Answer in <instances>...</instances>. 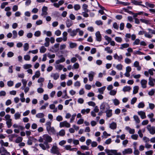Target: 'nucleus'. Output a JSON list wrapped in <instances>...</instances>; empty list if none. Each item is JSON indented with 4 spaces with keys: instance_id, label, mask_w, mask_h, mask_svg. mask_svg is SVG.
<instances>
[{
    "instance_id": "f257e3e1",
    "label": "nucleus",
    "mask_w": 155,
    "mask_h": 155,
    "mask_svg": "<svg viewBox=\"0 0 155 155\" xmlns=\"http://www.w3.org/2000/svg\"><path fill=\"white\" fill-rule=\"evenodd\" d=\"M110 108V107L109 104L106 103H103L101 105L100 109L101 111L103 112H105L106 110H108Z\"/></svg>"
},
{
    "instance_id": "f03ea898",
    "label": "nucleus",
    "mask_w": 155,
    "mask_h": 155,
    "mask_svg": "<svg viewBox=\"0 0 155 155\" xmlns=\"http://www.w3.org/2000/svg\"><path fill=\"white\" fill-rule=\"evenodd\" d=\"M51 152L54 154H56L57 155L60 154L59 149L58 147L56 146L53 145L51 149Z\"/></svg>"
},
{
    "instance_id": "7ed1b4c3",
    "label": "nucleus",
    "mask_w": 155,
    "mask_h": 155,
    "mask_svg": "<svg viewBox=\"0 0 155 155\" xmlns=\"http://www.w3.org/2000/svg\"><path fill=\"white\" fill-rule=\"evenodd\" d=\"M42 137H44V139L45 141L51 142L52 141V138L50 136L47 134L43 135Z\"/></svg>"
},
{
    "instance_id": "20e7f679",
    "label": "nucleus",
    "mask_w": 155,
    "mask_h": 155,
    "mask_svg": "<svg viewBox=\"0 0 155 155\" xmlns=\"http://www.w3.org/2000/svg\"><path fill=\"white\" fill-rule=\"evenodd\" d=\"M78 31V29H76V30H72L71 28H69L68 30V32L70 34L71 36L74 37L77 34Z\"/></svg>"
},
{
    "instance_id": "39448f33",
    "label": "nucleus",
    "mask_w": 155,
    "mask_h": 155,
    "mask_svg": "<svg viewBox=\"0 0 155 155\" xmlns=\"http://www.w3.org/2000/svg\"><path fill=\"white\" fill-rule=\"evenodd\" d=\"M70 124L68 123L67 121H64L61 122L60 123V127H66L68 128L70 127Z\"/></svg>"
},
{
    "instance_id": "423d86ee",
    "label": "nucleus",
    "mask_w": 155,
    "mask_h": 155,
    "mask_svg": "<svg viewBox=\"0 0 155 155\" xmlns=\"http://www.w3.org/2000/svg\"><path fill=\"white\" fill-rule=\"evenodd\" d=\"M106 152L108 154L110 153H111L115 155H121V153H117V150H109L106 149L105 150Z\"/></svg>"
},
{
    "instance_id": "0eeeda50",
    "label": "nucleus",
    "mask_w": 155,
    "mask_h": 155,
    "mask_svg": "<svg viewBox=\"0 0 155 155\" xmlns=\"http://www.w3.org/2000/svg\"><path fill=\"white\" fill-rule=\"evenodd\" d=\"M138 34L139 35H143L144 34L145 37L149 38H151L152 37V36L147 33L146 31H140L138 33Z\"/></svg>"
},
{
    "instance_id": "6e6552de",
    "label": "nucleus",
    "mask_w": 155,
    "mask_h": 155,
    "mask_svg": "<svg viewBox=\"0 0 155 155\" xmlns=\"http://www.w3.org/2000/svg\"><path fill=\"white\" fill-rule=\"evenodd\" d=\"M147 128L151 134H153L155 133V127H151L150 125H148Z\"/></svg>"
},
{
    "instance_id": "1a4fd4ad",
    "label": "nucleus",
    "mask_w": 155,
    "mask_h": 155,
    "mask_svg": "<svg viewBox=\"0 0 155 155\" xmlns=\"http://www.w3.org/2000/svg\"><path fill=\"white\" fill-rule=\"evenodd\" d=\"M48 133L50 134H56V131L53 127H51L48 129L47 130Z\"/></svg>"
},
{
    "instance_id": "9d476101",
    "label": "nucleus",
    "mask_w": 155,
    "mask_h": 155,
    "mask_svg": "<svg viewBox=\"0 0 155 155\" xmlns=\"http://www.w3.org/2000/svg\"><path fill=\"white\" fill-rule=\"evenodd\" d=\"M96 40L98 41H101V35L99 31H97L95 33Z\"/></svg>"
},
{
    "instance_id": "9b49d317",
    "label": "nucleus",
    "mask_w": 155,
    "mask_h": 155,
    "mask_svg": "<svg viewBox=\"0 0 155 155\" xmlns=\"http://www.w3.org/2000/svg\"><path fill=\"white\" fill-rule=\"evenodd\" d=\"M47 10L48 8L47 7H43L42 9V13L41 14V15L42 16H44L47 15H48V12H47Z\"/></svg>"
},
{
    "instance_id": "f8f14e48",
    "label": "nucleus",
    "mask_w": 155,
    "mask_h": 155,
    "mask_svg": "<svg viewBox=\"0 0 155 155\" xmlns=\"http://www.w3.org/2000/svg\"><path fill=\"white\" fill-rule=\"evenodd\" d=\"M132 152V150L131 148H128L125 149L124 151H123L122 153L124 155H125L127 153H131Z\"/></svg>"
},
{
    "instance_id": "ddd939ff",
    "label": "nucleus",
    "mask_w": 155,
    "mask_h": 155,
    "mask_svg": "<svg viewBox=\"0 0 155 155\" xmlns=\"http://www.w3.org/2000/svg\"><path fill=\"white\" fill-rule=\"evenodd\" d=\"M51 77L53 78L54 80H56L59 78V74L58 73H52Z\"/></svg>"
},
{
    "instance_id": "4468645a",
    "label": "nucleus",
    "mask_w": 155,
    "mask_h": 155,
    "mask_svg": "<svg viewBox=\"0 0 155 155\" xmlns=\"http://www.w3.org/2000/svg\"><path fill=\"white\" fill-rule=\"evenodd\" d=\"M147 83V80L144 79H143L141 80V84L142 85V87L145 88L146 87V84Z\"/></svg>"
},
{
    "instance_id": "2eb2a0df",
    "label": "nucleus",
    "mask_w": 155,
    "mask_h": 155,
    "mask_svg": "<svg viewBox=\"0 0 155 155\" xmlns=\"http://www.w3.org/2000/svg\"><path fill=\"white\" fill-rule=\"evenodd\" d=\"M138 114L140 116L141 118L143 119L146 118L145 113L143 111H140L138 112Z\"/></svg>"
},
{
    "instance_id": "dca6fc26",
    "label": "nucleus",
    "mask_w": 155,
    "mask_h": 155,
    "mask_svg": "<svg viewBox=\"0 0 155 155\" xmlns=\"http://www.w3.org/2000/svg\"><path fill=\"white\" fill-rule=\"evenodd\" d=\"M45 43L44 44V45L46 47H48L50 45V39L49 38L46 37L45 38Z\"/></svg>"
},
{
    "instance_id": "f3484780",
    "label": "nucleus",
    "mask_w": 155,
    "mask_h": 155,
    "mask_svg": "<svg viewBox=\"0 0 155 155\" xmlns=\"http://www.w3.org/2000/svg\"><path fill=\"white\" fill-rule=\"evenodd\" d=\"M73 22L70 19H68L66 22V26L68 28H69L73 24Z\"/></svg>"
},
{
    "instance_id": "a211bd4d",
    "label": "nucleus",
    "mask_w": 155,
    "mask_h": 155,
    "mask_svg": "<svg viewBox=\"0 0 155 155\" xmlns=\"http://www.w3.org/2000/svg\"><path fill=\"white\" fill-rule=\"evenodd\" d=\"M154 79L152 78L151 76L149 78V84L151 86H153L154 85L153 83Z\"/></svg>"
},
{
    "instance_id": "6ab92c4d",
    "label": "nucleus",
    "mask_w": 155,
    "mask_h": 155,
    "mask_svg": "<svg viewBox=\"0 0 155 155\" xmlns=\"http://www.w3.org/2000/svg\"><path fill=\"white\" fill-rule=\"evenodd\" d=\"M105 113H106L107 116L108 117H110L112 116V110H107Z\"/></svg>"
},
{
    "instance_id": "aec40b11",
    "label": "nucleus",
    "mask_w": 155,
    "mask_h": 155,
    "mask_svg": "<svg viewBox=\"0 0 155 155\" xmlns=\"http://www.w3.org/2000/svg\"><path fill=\"white\" fill-rule=\"evenodd\" d=\"M110 127L112 129H115L117 127V124L115 122L112 123L110 125Z\"/></svg>"
},
{
    "instance_id": "412c9836",
    "label": "nucleus",
    "mask_w": 155,
    "mask_h": 155,
    "mask_svg": "<svg viewBox=\"0 0 155 155\" xmlns=\"http://www.w3.org/2000/svg\"><path fill=\"white\" fill-rule=\"evenodd\" d=\"M12 120H7L6 122V124L8 128L11 127L12 126Z\"/></svg>"
},
{
    "instance_id": "4be33fe9",
    "label": "nucleus",
    "mask_w": 155,
    "mask_h": 155,
    "mask_svg": "<svg viewBox=\"0 0 155 155\" xmlns=\"http://www.w3.org/2000/svg\"><path fill=\"white\" fill-rule=\"evenodd\" d=\"M67 35L68 33L66 31H64L63 33V40L64 41L67 40Z\"/></svg>"
},
{
    "instance_id": "5701e85b",
    "label": "nucleus",
    "mask_w": 155,
    "mask_h": 155,
    "mask_svg": "<svg viewBox=\"0 0 155 155\" xmlns=\"http://www.w3.org/2000/svg\"><path fill=\"white\" fill-rule=\"evenodd\" d=\"M47 49L44 46H42L40 48V51L41 53H44L45 52Z\"/></svg>"
},
{
    "instance_id": "b1692460",
    "label": "nucleus",
    "mask_w": 155,
    "mask_h": 155,
    "mask_svg": "<svg viewBox=\"0 0 155 155\" xmlns=\"http://www.w3.org/2000/svg\"><path fill=\"white\" fill-rule=\"evenodd\" d=\"M129 45L128 44L125 43L122 44L121 45V47H120V49H123L124 48H127L129 47Z\"/></svg>"
},
{
    "instance_id": "393cba45",
    "label": "nucleus",
    "mask_w": 155,
    "mask_h": 155,
    "mask_svg": "<svg viewBox=\"0 0 155 155\" xmlns=\"http://www.w3.org/2000/svg\"><path fill=\"white\" fill-rule=\"evenodd\" d=\"M88 7V5L86 4H84L82 6V8L86 12H88V10L87 9Z\"/></svg>"
},
{
    "instance_id": "a878e982",
    "label": "nucleus",
    "mask_w": 155,
    "mask_h": 155,
    "mask_svg": "<svg viewBox=\"0 0 155 155\" xmlns=\"http://www.w3.org/2000/svg\"><path fill=\"white\" fill-rule=\"evenodd\" d=\"M106 88V86H104L98 89V91L101 94L104 93V91Z\"/></svg>"
},
{
    "instance_id": "bb28decb",
    "label": "nucleus",
    "mask_w": 155,
    "mask_h": 155,
    "mask_svg": "<svg viewBox=\"0 0 155 155\" xmlns=\"http://www.w3.org/2000/svg\"><path fill=\"white\" fill-rule=\"evenodd\" d=\"M139 90V87L138 86H135L134 87V90L133 91V94H137Z\"/></svg>"
},
{
    "instance_id": "cd10ccee",
    "label": "nucleus",
    "mask_w": 155,
    "mask_h": 155,
    "mask_svg": "<svg viewBox=\"0 0 155 155\" xmlns=\"http://www.w3.org/2000/svg\"><path fill=\"white\" fill-rule=\"evenodd\" d=\"M94 73L91 72V73L89 74L88 77L89 78V80L90 81H91L93 79Z\"/></svg>"
},
{
    "instance_id": "c85d7f7f",
    "label": "nucleus",
    "mask_w": 155,
    "mask_h": 155,
    "mask_svg": "<svg viewBox=\"0 0 155 155\" xmlns=\"http://www.w3.org/2000/svg\"><path fill=\"white\" fill-rule=\"evenodd\" d=\"M90 109L89 108H87L86 109H84L81 110V113L83 114H85V113L88 114L90 112Z\"/></svg>"
},
{
    "instance_id": "c756f323",
    "label": "nucleus",
    "mask_w": 155,
    "mask_h": 155,
    "mask_svg": "<svg viewBox=\"0 0 155 155\" xmlns=\"http://www.w3.org/2000/svg\"><path fill=\"white\" fill-rule=\"evenodd\" d=\"M131 2L136 5H140V3H142V2H138L135 0H131Z\"/></svg>"
},
{
    "instance_id": "7c9ffc66",
    "label": "nucleus",
    "mask_w": 155,
    "mask_h": 155,
    "mask_svg": "<svg viewBox=\"0 0 155 155\" xmlns=\"http://www.w3.org/2000/svg\"><path fill=\"white\" fill-rule=\"evenodd\" d=\"M23 140V138L21 137H18L15 140V142L16 143H18L21 142Z\"/></svg>"
},
{
    "instance_id": "2f4dec72",
    "label": "nucleus",
    "mask_w": 155,
    "mask_h": 155,
    "mask_svg": "<svg viewBox=\"0 0 155 155\" xmlns=\"http://www.w3.org/2000/svg\"><path fill=\"white\" fill-rule=\"evenodd\" d=\"M104 50L107 51V53L110 54H111L113 52V50L110 49V47H107L105 48Z\"/></svg>"
},
{
    "instance_id": "473e14b6",
    "label": "nucleus",
    "mask_w": 155,
    "mask_h": 155,
    "mask_svg": "<svg viewBox=\"0 0 155 155\" xmlns=\"http://www.w3.org/2000/svg\"><path fill=\"white\" fill-rule=\"evenodd\" d=\"M59 44H55L54 46H53L52 48L53 49H55V50L57 51H58L59 50Z\"/></svg>"
},
{
    "instance_id": "72a5a7b5",
    "label": "nucleus",
    "mask_w": 155,
    "mask_h": 155,
    "mask_svg": "<svg viewBox=\"0 0 155 155\" xmlns=\"http://www.w3.org/2000/svg\"><path fill=\"white\" fill-rule=\"evenodd\" d=\"M45 114L43 113H39L36 115V117L38 118H42L44 117Z\"/></svg>"
},
{
    "instance_id": "f704fd0d",
    "label": "nucleus",
    "mask_w": 155,
    "mask_h": 155,
    "mask_svg": "<svg viewBox=\"0 0 155 155\" xmlns=\"http://www.w3.org/2000/svg\"><path fill=\"white\" fill-rule=\"evenodd\" d=\"M64 66L63 65L61 64H59L55 66V68L56 69H58L59 70H61L64 68Z\"/></svg>"
},
{
    "instance_id": "c9c22d12",
    "label": "nucleus",
    "mask_w": 155,
    "mask_h": 155,
    "mask_svg": "<svg viewBox=\"0 0 155 155\" xmlns=\"http://www.w3.org/2000/svg\"><path fill=\"white\" fill-rule=\"evenodd\" d=\"M131 89V87L129 86H125L124 87L123 89V90L124 92L129 91Z\"/></svg>"
},
{
    "instance_id": "e433bc0d",
    "label": "nucleus",
    "mask_w": 155,
    "mask_h": 155,
    "mask_svg": "<svg viewBox=\"0 0 155 155\" xmlns=\"http://www.w3.org/2000/svg\"><path fill=\"white\" fill-rule=\"evenodd\" d=\"M134 118L137 123H139L140 122V120L138 117L137 115H134Z\"/></svg>"
},
{
    "instance_id": "4c0bfd02",
    "label": "nucleus",
    "mask_w": 155,
    "mask_h": 155,
    "mask_svg": "<svg viewBox=\"0 0 155 155\" xmlns=\"http://www.w3.org/2000/svg\"><path fill=\"white\" fill-rule=\"evenodd\" d=\"M140 20L142 22L144 23L147 24H150V21L148 20L145 19L143 18H141L140 19Z\"/></svg>"
},
{
    "instance_id": "58836bf2",
    "label": "nucleus",
    "mask_w": 155,
    "mask_h": 155,
    "mask_svg": "<svg viewBox=\"0 0 155 155\" xmlns=\"http://www.w3.org/2000/svg\"><path fill=\"white\" fill-rule=\"evenodd\" d=\"M118 3L121 4L123 5L124 6L129 5L130 4V3L129 2H122L118 1Z\"/></svg>"
},
{
    "instance_id": "ea45409f",
    "label": "nucleus",
    "mask_w": 155,
    "mask_h": 155,
    "mask_svg": "<svg viewBox=\"0 0 155 155\" xmlns=\"http://www.w3.org/2000/svg\"><path fill=\"white\" fill-rule=\"evenodd\" d=\"M65 134V131L64 130H61L58 133V135L61 136H63Z\"/></svg>"
},
{
    "instance_id": "a19ab883",
    "label": "nucleus",
    "mask_w": 155,
    "mask_h": 155,
    "mask_svg": "<svg viewBox=\"0 0 155 155\" xmlns=\"http://www.w3.org/2000/svg\"><path fill=\"white\" fill-rule=\"evenodd\" d=\"M51 81L49 80L48 84V87L49 89H51L53 87V84L51 82Z\"/></svg>"
},
{
    "instance_id": "79ce46f5",
    "label": "nucleus",
    "mask_w": 155,
    "mask_h": 155,
    "mask_svg": "<svg viewBox=\"0 0 155 155\" xmlns=\"http://www.w3.org/2000/svg\"><path fill=\"white\" fill-rule=\"evenodd\" d=\"M51 122L50 121L47 122L46 123V130L48 129L49 128L51 127Z\"/></svg>"
},
{
    "instance_id": "37998d69",
    "label": "nucleus",
    "mask_w": 155,
    "mask_h": 155,
    "mask_svg": "<svg viewBox=\"0 0 155 155\" xmlns=\"http://www.w3.org/2000/svg\"><path fill=\"white\" fill-rule=\"evenodd\" d=\"M70 47L71 48H74L75 47H76L77 46V45L75 43H73L72 42H71L70 43Z\"/></svg>"
},
{
    "instance_id": "c03bdc74",
    "label": "nucleus",
    "mask_w": 155,
    "mask_h": 155,
    "mask_svg": "<svg viewBox=\"0 0 155 155\" xmlns=\"http://www.w3.org/2000/svg\"><path fill=\"white\" fill-rule=\"evenodd\" d=\"M15 119L16 120L19 119L20 117L21 114L18 112L16 113L14 115Z\"/></svg>"
},
{
    "instance_id": "a18cd8bd",
    "label": "nucleus",
    "mask_w": 155,
    "mask_h": 155,
    "mask_svg": "<svg viewBox=\"0 0 155 155\" xmlns=\"http://www.w3.org/2000/svg\"><path fill=\"white\" fill-rule=\"evenodd\" d=\"M24 50L26 51L29 48V45L28 43H25L24 45Z\"/></svg>"
},
{
    "instance_id": "49530a36",
    "label": "nucleus",
    "mask_w": 155,
    "mask_h": 155,
    "mask_svg": "<svg viewBox=\"0 0 155 155\" xmlns=\"http://www.w3.org/2000/svg\"><path fill=\"white\" fill-rule=\"evenodd\" d=\"M145 5H146L147 6H149V7L151 8H153L154 6L155 5L153 4H150L148 3L147 2L145 3Z\"/></svg>"
},
{
    "instance_id": "de8ad7c7",
    "label": "nucleus",
    "mask_w": 155,
    "mask_h": 155,
    "mask_svg": "<svg viewBox=\"0 0 155 155\" xmlns=\"http://www.w3.org/2000/svg\"><path fill=\"white\" fill-rule=\"evenodd\" d=\"M126 128H129V132L130 134H134L135 133V130L134 129H131L129 127H127Z\"/></svg>"
},
{
    "instance_id": "09e8293b",
    "label": "nucleus",
    "mask_w": 155,
    "mask_h": 155,
    "mask_svg": "<svg viewBox=\"0 0 155 155\" xmlns=\"http://www.w3.org/2000/svg\"><path fill=\"white\" fill-rule=\"evenodd\" d=\"M32 65L31 64H26L24 65V68L25 69H27L31 68Z\"/></svg>"
},
{
    "instance_id": "8fccbe9b",
    "label": "nucleus",
    "mask_w": 155,
    "mask_h": 155,
    "mask_svg": "<svg viewBox=\"0 0 155 155\" xmlns=\"http://www.w3.org/2000/svg\"><path fill=\"white\" fill-rule=\"evenodd\" d=\"M113 102L115 105H117L119 104L120 103L119 100L117 99H115L114 100Z\"/></svg>"
},
{
    "instance_id": "3c124183",
    "label": "nucleus",
    "mask_w": 155,
    "mask_h": 155,
    "mask_svg": "<svg viewBox=\"0 0 155 155\" xmlns=\"http://www.w3.org/2000/svg\"><path fill=\"white\" fill-rule=\"evenodd\" d=\"M135 150L134 152V154L135 155H138L139 154V151L138 150L136 149V147H135L134 148Z\"/></svg>"
},
{
    "instance_id": "603ef678",
    "label": "nucleus",
    "mask_w": 155,
    "mask_h": 155,
    "mask_svg": "<svg viewBox=\"0 0 155 155\" xmlns=\"http://www.w3.org/2000/svg\"><path fill=\"white\" fill-rule=\"evenodd\" d=\"M117 93V91L114 90H111L109 94L110 95H114L116 94Z\"/></svg>"
},
{
    "instance_id": "864d4df0",
    "label": "nucleus",
    "mask_w": 155,
    "mask_h": 155,
    "mask_svg": "<svg viewBox=\"0 0 155 155\" xmlns=\"http://www.w3.org/2000/svg\"><path fill=\"white\" fill-rule=\"evenodd\" d=\"M45 34H46L48 36L50 37L51 36L52 33L51 31H48L46 32V31H44Z\"/></svg>"
},
{
    "instance_id": "5fc2aeb1",
    "label": "nucleus",
    "mask_w": 155,
    "mask_h": 155,
    "mask_svg": "<svg viewBox=\"0 0 155 155\" xmlns=\"http://www.w3.org/2000/svg\"><path fill=\"white\" fill-rule=\"evenodd\" d=\"M61 34V31L59 30H58L55 32V34L57 36H60Z\"/></svg>"
},
{
    "instance_id": "6e6d98bb",
    "label": "nucleus",
    "mask_w": 155,
    "mask_h": 155,
    "mask_svg": "<svg viewBox=\"0 0 155 155\" xmlns=\"http://www.w3.org/2000/svg\"><path fill=\"white\" fill-rule=\"evenodd\" d=\"M14 84V82L12 81H9L7 82V85L9 87L12 86Z\"/></svg>"
},
{
    "instance_id": "4d7b16f0",
    "label": "nucleus",
    "mask_w": 155,
    "mask_h": 155,
    "mask_svg": "<svg viewBox=\"0 0 155 155\" xmlns=\"http://www.w3.org/2000/svg\"><path fill=\"white\" fill-rule=\"evenodd\" d=\"M115 40L119 42H121L122 41V39L120 37H116L115 38Z\"/></svg>"
},
{
    "instance_id": "13d9d810",
    "label": "nucleus",
    "mask_w": 155,
    "mask_h": 155,
    "mask_svg": "<svg viewBox=\"0 0 155 155\" xmlns=\"http://www.w3.org/2000/svg\"><path fill=\"white\" fill-rule=\"evenodd\" d=\"M12 33L13 35V38H16L17 36V31L15 30H14L13 31Z\"/></svg>"
},
{
    "instance_id": "bf43d9fd",
    "label": "nucleus",
    "mask_w": 155,
    "mask_h": 155,
    "mask_svg": "<svg viewBox=\"0 0 155 155\" xmlns=\"http://www.w3.org/2000/svg\"><path fill=\"white\" fill-rule=\"evenodd\" d=\"M137 98L136 97L133 98L131 100V104H134L137 101Z\"/></svg>"
},
{
    "instance_id": "052dcab7",
    "label": "nucleus",
    "mask_w": 155,
    "mask_h": 155,
    "mask_svg": "<svg viewBox=\"0 0 155 155\" xmlns=\"http://www.w3.org/2000/svg\"><path fill=\"white\" fill-rule=\"evenodd\" d=\"M41 35V32L39 31H37L35 33L34 35L36 37H39Z\"/></svg>"
},
{
    "instance_id": "680f3d73",
    "label": "nucleus",
    "mask_w": 155,
    "mask_h": 155,
    "mask_svg": "<svg viewBox=\"0 0 155 155\" xmlns=\"http://www.w3.org/2000/svg\"><path fill=\"white\" fill-rule=\"evenodd\" d=\"M36 78H38L40 75V72L39 71H37L35 72V74L34 75Z\"/></svg>"
},
{
    "instance_id": "e2e57ef3",
    "label": "nucleus",
    "mask_w": 155,
    "mask_h": 155,
    "mask_svg": "<svg viewBox=\"0 0 155 155\" xmlns=\"http://www.w3.org/2000/svg\"><path fill=\"white\" fill-rule=\"evenodd\" d=\"M14 54L11 51L9 52L7 54V55L8 57H12L14 56Z\"/></svg>"
},
{
    "instance_id": "0e129e2a",
    "label": "nucleus",
    "mask_w": 155,
    "mask_h": 155,
    "mask_svg": "<svg viewBox=\"0 0 155 155\" xmlns=\"http://www.w3.org/2000/svg\"><path fill=\"white\" fill-rule=\"evenodd\" d=\"M144 107V104L143 102L139 103L138 105V107L139 108H143Z\"/></svg>"
},
{
    "instance_id": "69168bd1",
    "label": "nucleus",
    "mask_w": 155,
    "mask_h": 155,
    "mask_svg": "<svg viewBox=\"0 0 155 155\" xmlns=\"http://www.w3.org/2000/svg\"><path fill=\"white\" fill-rule=\"evenodd\" d=\"M64 149L67 150H70L71 146L70 145H66L64 146Z\"/></svg>"
},
{
    "instance_id": "338daca9",
    "label": "nucleus",
    "mask_w": 155,
    "mask_h": 155,
    "mask_svg": "<svg viewBox=\"0 0 155 155\" xmlns=\"http://www.w3.org/2000/svg\"><path fill=\"white\" fill-rule=\"evenodd\" d=\"M123 66L121 64H119L117 65L116 66V68L119 70H121Z\"/></svg>"
},
{
    "instance_id": "774afa93",
    "label": "nucleus",
    "mask_w": 155,
    "mask_h": 155,
    "mask_svg": "<svg viewBox=\"0 0 155 155\" xmlns=\"http://www.w3.org/2000/svg\"><path fill=\"white\" fill-rule=\"evenodd\" d=\"M153 151L152 150H150L145 152V154L147 155H152Z\"/></svg>"
}]
</instances>
